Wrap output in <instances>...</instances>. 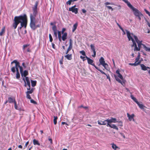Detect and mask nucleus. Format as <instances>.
<instances>
[{"mask_svg": "<svg viewBox=\"0 0 150 150\" xmlns=\"http://www.w3.org/2000/svg\"><path fill=\"white\" fill-rule=\"evenodd\" d=\"M38 4V1H36L34 7H32L33 13L30 14V26L31 28L33 30H35L37 28H39L41 26V20L38 19L35 21L36 15L38 14L37 11V6Z\"/></svg>", "mask_w": 150, "mask_h": 150, "instance_id": "nucleus-1", "label": "nucleus"}, {"mask_svg": "<svg viewBox=\"0 0 150 150\" xmlns=\"http://www.w3.org/2000/svg\"><path fill=\"white\" fill-rule=\"evenodd\" d=\"M127 38L129 41L131 40L133 42L132 47L134 46V51H139L141 48L142 41H140L138 39L137 37L134 35L133 33H130L129 31L126 30Z\"/></svg>", "mask_w": 150, "mask_h": 150, "instance_id": "nucleus-2", "label": "nucleus"}, {"mask_svg": "<svg viewBox=\"0 0 150 150\" xmlns=\"http://www.w3.org/2000/svg\"><path fill=\"white\" fill-rule=\"evenodd\" d=\"M13 21L12 26L14 29H16L19 23H21V26L24 27L26 28L28 23L27 16L26 14H24L23 15L16 16L14 18Z\"/></svg>", "mask_w": 150, "mask_h": 150, "instance_id": "nucleus-3", "label": "nucleus"}, {"mask_svg": "<svg viewBox=\"0 0 150 150\" xmlns=\"http://www.w3.org/2000/svg\"><path fill=\"white\" fill-rule=\"evenodd\" d=\"M15 63V66L12 67L11 69V71L13 73H15L16 71V72L19 71L18 68L20 67V63L18 62L16 60H14L13 61L11 62V64H12L13 63Z\"/></svg>", "mask_w": 150, "mask_h": 150, "instance_id": "nucleus-4", "label": "nucleus"}, {"mask_svg": "<svg viewBox=\"0 0 150 150\" xmlns=\"http://www.w3.org/2000/svg\"><path fill=\"white\" fill-rule=\"evenodd\" d=\"M132 11L135 16L137 17L139 21H140L141 19V18L143 17V15L139 10L135 8Z\"/></svg>", "mask_w": 150, "mask_h": 150, "instance_id": "nucleus-5", "label": "nucleus"}, {"mask_svg": "<svg viewBox=\"0 0 150 150\" xmlns=\"http://www.w3.org/2000/svg\"><path fill=\"white\" fill-rule=\"evenodd\" d=\"M99 61L100 62V64L98 65L100 66V65H101L104 67L105 69L106 70H108V65L107 64L105 63L104 58L103 57H101L99 59Z\"/></svg>", "mask_w": 150, "mask_h": 150, "instance_id": "nucleus-6", "label": "nucleus"}, {"mask_svg": "<svg viewBox=\"0 0 150 150\" xmlns=\"http://www.w3.org/2000/svg\"><path fill=\"white\" fill-rule=\"evenodd\" d=\"M28 91L26 92V97L28 99H31V97L30 94H32L34 91V88H30V87H28L27 88Z\"/></svg>", "mask_w": 150, "mask_h": 150, "instance_id": "nucleus-7", "label": "nucleus"}, {"mask_svg": "<svg viewBox=\"0 0 150 150\" xmlns=\"http://www.w3.org/2000/svg\"><path fill=\"white\" fill-rule=\"evenodd\" d=\"M29 46L30 44H26L23 45V50L24 52H31V50L30 49V48L28 47Z\"/></svg>", "mask_w": 150, "mask_h": 150, "instance_id": "nucleus-8", "label": "nucleus"}, {"mask_svg": "<svg viewBox=\"0 0 150 150\" xmlns=\"http://www.w3.org/2000/svg\"><path fill=\"white\" fill-rule=\"evenodd\" d=\"M86 59L87 60L88 63L89 64H91V65L93 66L96 69H97L98 71H99V69H100L99 68L97 67L93 63L94 61L92 59L89 58V57H87L86 56Z\"/></svg>", "mask_w": 150, "mask_h": 150, "instance_id": "nucleus-9", "label": "nucleus"}, {"mask_svg": "<svg viewBox=\"0 0 150 150\" xmlns=\"http://www.w3.org/2000/svg\"><path fill=\"white\" fill-rule=\"evenodd\" d=\"M76 6V5H75L71 8H69V11H72V12L74 13L75 14H77L78 13V9L77 8H75Z\"/></svg>", "mask_w": 150, "mask_h": 150, "instance_id": "nucleus-10", "label": "nucleus"}, {"mask_svg": "<svg viewBox=\"0 0 150 150\" xmlns=\"http://www.w3.org/2000/svg\"><path fill=\"white\" fill-rule=\"evenodd\" d=\"M98 124L100 125H106L108 124V119L104 120V121H102L101 120H98Z\"/></svg>", "mask_w": 150, "mask_h": 150, "instance_id": "nucleus-11", "label": "nucleus"}, {"mask_svg": "<svg viewBox=\"0 0 150 150\" xmlns=\"http://www.w3.org/2000/svg\"><path fill=\"white\" fill-rule=\"evenodd\" d=\"M108 124H110L112 123H116L118 122L116 119L115 118L111 117L110 119H108Z\"/></svg>", "mask_w": 150, "mask_h": 150, "instance_id": "nucleus-12", "label": "nucleus"}, {"mask_svg": "<svg viewBox=\"0 0 150 150\" xmlns=\"http://www.w3.org/2000/svg\"><path fill=\"white\" fill-rule=\"evenodd\" d=\"M140 66L142 70L144 71H146L147 70V69H150V67L146 66L144 64H140ZM148 73L149 74H150V70L148 71Z\"/></svg>", "mask_w": 150, "mask_h": 150, "instance_id": "nucleus-13", "label": "nucleus"}, {"mask_svg": "<svg viewBox=\"0 0 150 150\" xmlns=\"http://www.w3.org/2000/svg\"><path fill=\"white\" fill-rule=\"evenodd\" d=\"M52 29L54 32V35L56 38H57V30L56 26L54 25L52 27Z\"/></svg>", "mask_w": 150, "mask_h": 150, "instance_id": "nucleus-14", "label": "nucleus"}, {"mask_svg": "<svg viewBox=\"0 0 150 150\" xmlns=\"http://www.w3.org/2000/svg\"><path fill=\"white\" fill-rule=\"evenodd\" d=\"M107 127H110L115 129L117 130H118L119 129L117 127L115 124H108V125H107Z\"/></svg>", "mask_w": 150, "mask_h": 150, "instance_id": "nucleus-15", "label": "nucleus"}, {"mask_svg": "<svg viewBox=\"0 0 150 150\" xmlns=\"http://www.w3.org/2000/svg\"><path fill=\"white\" fill-rule=\"evenodd\" d=\"M127 115L129 121H131L132 119L133 121L134 120V119H133V118L134 117V114H132L131 115H130L129 114V113H127Z\"/></svg>", "mask_w": 150, "mask_h": 150, "instance_id": "nucleus-16", "label": "nucleus"}, {"mask_svg": "<svg viewBox=\"0 0 150 150\" xmlns=\"http://www.w3.org/2000/svg\"><path fill=\"white\" fill-rule=\"evenodd\" d=\"M15 102H16V101L15 98H12L11 97H9L8 98V102L9 103H14Z\"/></svg>", "mask_w": 150, "mask_h": 150, "instance_id": "nucleus-17", "label": "nucleus"}, {"mask_svg": "<svg viewBox=\"0 0 150 150\" xmlns=\"http://www.w3.org/2000/svg\"><path fill=\"white\" fill-rule=\"evenodd\" d=\"M140 58V53H139L138 54L137 58L135 59V62H136V63H139V65L141 63V61H139V59Z\"/></svg>", "mask_w": 150, "mask_h": 150, "instance_id": "nucleus-18", "label": "nucleus"}, {"mask_svg": "<svg viewBox=\"0 0 150 150\" xmlns=\"http://www.w3.org/2000/svg\"><path fill=\"white\" fill-rule=\"evenodd\" d=\"M21 74L22 77L24 76L25 77L27 76L28 75V72L27 70H25L24 71H23L22 73H21Z\"/></svg>", "mask_w": 150, "mask_h": 150, "instance_id": "nucleus-19", "label": "nucleus"}, {"mask_svg": "<svg viewBox=\"0 0 150 150\" xmlns=\"http://www.w3.org/2000/svg\"><path fill=\"white\" fill-rule=\"evenodd\" d=\"M116 81H118L119 83H121L122 85L124 86L125 84V82L124 81H121L116 76V75H114Z\"/></svg>", "mask_w": 150, "mask_h": 150, "instance_id": "nucleus-20", "label": "nucleus"}, {"mask_svg": "<svg viewBox=\"0 0 150 150\" xmlns=\"http://www.w3.org/2000/svg\"><path fill=\"white\" fill-rule=\"evenodd\" d=\"M72 54H67V55H65L64 57H66L68 60H71L72 59Z\"/></svg>", "mask_w": 150, "mask_h": 150, "instance_id": "nucleus-21", "label": "nucleus"}, {"mask_svg": "<svg viewBox=\"0 0 150 150\" xmlns=\"http://www.w3.org/2000/svg\"><path fill=\"white\" fill-rule=\"evenodd\" d=\"M62 37V39L63 41H64L67 38V33L66 32L64 33Z\"/></svg>", "mask_w": 150, "mask_h": 150, "instance_id": "nucleus-22", "label": "nucleus"}, {"mask_svg": "<svg viewBox=\"0 0 150 150\" xmlns=\"http://www.w3.org/2000/svg\"><path fill=\"white\" fill-rule=\"evenodd\" d=\"M99 71H100L102 74L105 75L107 77V78L110 81V77L109 74L107 75L103 71L101 70L100 69H99Z\"/></svg>", "mask_w": 150, "mask_h": 150, "instance_id": "nucleus-23", "label": "nucleus"}, {"mask_svg": "<svg viewBox=\"0 0 150 150\" xmlns=\"http://www.w3.org/2000/svg\"><path fill=\"white\" fill-rule=\"evenodd\" d=\"M111 145H112V148L114 150H116L117 149H120L117 146L116 144L114 143L111 144Z\"/></svg>", "mask_w": 150, "mask_h": 150, "instance_id": "nucleus-24", "label": "nucleus"}, {"mask_svg": "<svg viewBox=\"0 0 150 150\" xmlns=\"http://www.w3.org/2000/svg\"><path fill=\"white\" fill-rule=\"evenodd\" d=\"M5 27L4 26L0 32V36H2L5 33Z\"/></svg>", "mask_w": 150, "mask_h": 150, "instance_id": "nucleus-25", "label": "nucleus"}, {"mask_svg": "<svg viewBox=\"0 0 150 150\" xmlns=\"http://www.w3.org/2000/svg\"><path fill=\"white\" fill-rule=\"evenodd\" d=\"M33 142L34 145H38V146L40 145V144L39 143L38 141L36 140L35 139H33Z\"/></svg>", "mask_w": 150, "mask_h": 150, "instance_id": "nucleus-26", "label": "nucleus"}, {"mask_svg": "<svg viewBox=\"0 0 150 150\" xmlns=\"http://www.w3.org/2000/svg\"><path fill=\"white\" fill-rule=\"evenodd\" d=\"M78 25V23H75L73 25L72 28V32H74L76 30V29L77 28V27Z\"/></svg>", "mask_w": 150, "mask_h": 150, "instance_id": "nucleus-27", "label": "nucleus"}, {"mask_svg": "<svg viewBox=\"0 0 150 150\" xmlns=\"http://www.w3.org/2000/svg\"><path fill=\"white\" fill-rule=\"evenodd\" d=\"M31 83L32 86L34 87L36 85L37 81H36L31 80Z\"/></svg>", "mask_w": 150, "mask_h": 150, "instance_id": "nucleus-28", "label": "nucleus"}, {"mask_svg": "<svg viewBox=\"0 0 150 150\" xmlns=\"http://www.w3.org/2000/svg\"><path fill=\"white\" fill-rule=\"evenodd\" d=\"M127 4L128 6L132 10L134 8V7L129 2Z\"/></svg>", "mask_w": 150, "mask_h": 150, "instance_id": "nucleus-29", "label": "nucleus"}, {"mask_svg": "<svg viewBox=\"0 0 150 150\" xmlns=\"http://www.w3.org/2000/svg\"><path fill=\"white\" fill-rule=\"evenodd\" d=\"M130 96L131 98L133 99V100L136 103H138V101H137V99L135 98L134 97L133 95H131Z\"/></svg>", "mask_w": 150, "mask_h": 150, "instance_id": "nucleus-30", "label": "nucleus"}, {"mask_svg": "<svg viewBox=\"0 0 150 150\" xmlns=\"http://www.w3.org/2000/svg\"><path fill=\"white\" fill-rule=\"evenodd\" d=\"M54 119H53V121L54 124L55 125L57 123V120L58 119V117L57 116H55L54 117Z\"/></svg>", "mask_w": 150, "mask_h": 150, "instance_id": "nucleus-31", "label": "nucleus"}, {"mask_svg": "<svg viewBox=\"0 0 150 150\" xmlns=\"http://www.w3.org/2000/svg\"><path fill=\"white\" fill-rule=\"evenodd\" d=\"M25 80L26 82V84L30 83L29 79L28 77H26Z\"/></svg>", "mask_w": 150, "mask_h": 150, "instance_id": "nucleus-32", "label": "nucleus"}, {"mask_svg": "<svg viewBox=\"0 0 150 150\" xmlns=\"http://www.w3.org/2000/svg\"><path fill=\"white\" fill-rule=\"evenodd\" d=\"M138 105L139 106V107L141 109H143L144 108V105L142 104H140L139 102H138V103H137Z\"/></svg>", "mask_w": 150, "mask_h": 150, "instance_id": "nucleus-33", "label": "nucleus"}, {"mask_svg": "<svg viewBox=\"0 0 150 150\" xmlns=\"http://www.w3.org/2000/svg\"><path fill=\"white\" fill-rule=\"evenodd\" d=\"M90 47L92 51H95V47L94 45L91 44L90 45Z\"/></svg>", "mask_w": 150, "mask_h": 150, "instance_id": "nucleus-34", "label": "nucleus"}, {"mask_svg": "<svg viewBox=\"0 0 150 150\" xmlns=\"http://www.w3.org/2000/svg\"><path fill=\"white\" fill-rule=\"evenodd\" d=\"M23 80L24 81L25 84H24V86L25 87H27V85L28 86V87H30V83H28V84H26V82L25 81V78H23Z\"/></svg>", "mask_w": 150, "mask_h": 150, "instance_id": "nucleus-35", "label": "nucleus"}, {"mask_svg": "<svg viewBox=\"0 0 150 150\" xmlns=\"http://www.w3.org/2000/svg\"><path fill=\"white\" fill-rule=\"evenodd\" d=\"M69 46L73 47V41L71 39H70L69 41Z\"/></svg>", "mask_w": 150, "mask_h": 150, "instance_id": "nucleus-36", "label": "nucleus"}, {"mask_svg": "<svg viewBox=\"0 0 150 150\" xmlns=\"http://www.w3.org/2000/svg\"><path fill=\"white\" fill-rule=\"evenodd\" d=\"M20 74L19 73V71H18V72H16V78L17 79H19L20 78Z\"/></svg>", "mask_w": 150, "mask_h": 150, "instance_id": "nucleus-37", "label": "nucleus"}, {"mask_svg": "<svg viewBox=\"0 0 150 150\" xmlns=\"http://www.w3.org/2000/svg\"><path fill=\"white\" fill-rule=\"evenodd\" d=\"M129 65L131 66H137L139 65V63H136V62H134V63H129Z\"/></svg>", "mask_w": 150, "mask_h": 150, "instance_id": "nucleus-38", "label": "nucleus"}, {"mask_svg": "<svg viewBox=\"0 0 150 150\" xmlns=\"http://www.w3.org/2000/svg\"><path fill=\"white\" fill-rule=\"evenodd\" d=\"M72 47L69 46L68 48L67 49L66 54H68L69 51H70L72 49Z\"/></svg>", "mask_w": 150, "mask_h": 150, "instance_id": "nucleus-39", "label": "nucleus"}, {"mask_svg": "<svg viewBox=\"0 0 150 150\" xmlns=\"http://www.w3.org/2000/svg\"><path fill=\"white\" fill-rule=\"evenodd\" d=\"M79 52L83 56H86V53H85V52L84 51V50H82V51H80Z\"/></svg>", "mask_w": 150, "mask_h": 150, "instance_id": "nucleus-40", "label": "nucleus"}, {"mask_svg": "<svg viewBox=\"0 0 150 150\" xmlns=\"http://www.w3.org/2000/svg\"><path fill=\"white\" fill-rule=\"evenodd\" d=\"M30 99V101L31 103H33L34 104H37V102L35 101V100H33V99H32L31 98V99Z\"/></svg>", "mask_w": 150, "mask_h": 150, "instance_id": "nucleus-41", "label": "nucleus"}, {"mask_svg": "<svg viewBox=\"0 0 150 150\" xmlns=\"http://www.w3.org/2000/svg\"><path fill=\"white\" fill-rule=\"evenodd\" d=\"M72 2H74L73 0H69L67 2L66 4L67 5L69 4V5H70L71 4Z\"/></svg>", "mask_w": 150, "mask_h": 150, "instance_id": "nucleus-42", "label": "nucleus"}, {"mask_svg": "<svg viewBox=\"0 0 150 150\" xmlns=\"http://www.w3.org/2000/svg\"><path fill=\"white\" fill-rule=\"evenodd\" d=\"M49 39H50V41L52 42L53 41V39L52 37V36L51 34H49Z\"/></svg>", "mask_w": 150, "mask_h": 150, "instance_id": "nucleus-43", "label": "nucleus"}, {"mask_svg": "<svg viewBox=\"0 0 150 150\" xmlns=\"http://www.w3.org/2000/svg\"><path fill=\"white\" fill-rule=\"evenodd\" d=\"M29 143V141L27 142L26 143L24 146L23 147V149H25V148H26L27 147V146L28 144Z\"/></svg>", "mask_w": 150, "mask_h": 150, "instance_id": "nucleus-44", "label": "nucleus"}, {"mask_svg": "<svg viewBox=\"0 0 150 150\" xmlns=\"http://www.w3.org/2000/svg\"><path fill=\"white\" fill-rule=\"evenodd\" d=\"M19 68L20 69V73H22V72L23 71V69L22 67L20 66V67H19Z\"/></svg>", "mask_w": 150, "mask_h": 150, "instance_id": "nucleus-45", "label": "nucleus"}, {"mask_svg": "<svg viewBox=\"0 0 150 150\" xmlns=\"http://www.w3.org/2000/svg\"><path fill=\"white\" fill-rule=\"evenodd\" d=\"M118 77H119L122 80L123 79V77L120 74H118Z\"/></svg>", "mask_w": 150, "mask_h": 150, "instance_id": "nucleus-46", "label": "nucleus"}, {"mask_svg": "<svg viewBox=\"0 0 150 150\" xmlns=\"http://www.w3.org/2000/svg\"><path fill=\"white\" fill-rule=\"evenodd\" d=\"M14 108L16 110H18V106L17 105V103L16 102H15L14 103Z\"/></svg>", "mask_w": 150, "mask_h": 150, "instance_id": "nucleus-47", "label": "nucleus"}, {"mask_svg": "<svg viewBox=\"0 0 150 150\" xmlns=\"http://www.w3.org/2000/svg\"><path fill=\"white\" fill-rule=\"evenodd\" d=\"M63 57L62 56V59L59 61V63L60 64H63Z\"/></svg>", "mask_w": 150, "mask_h": 150, "instance_id": "nucleus-48", "label": "nucleus"}, {"mask_svg": "<svg viewBox=\"0 0 150 150\" xmlns=\"http://www.w3.org/2000/svg\"><path fill=\"white\" fill-rule=\"evenodd\" d=\"M93 54L92 55V56L93 57H95L96 56V50H95V51H93Z\"/></svg>", "mask_w": 150, "mask_h": 150, "instance_id": "nucleus-49", "label": "nucleus"}, {"mask_svg": "<svg viewBox=\"0 0 150 150\" xmlns=\"http://www.w3.org/2000/svg\"><path fill=\"white\" fill-rule=\"evenodd\" d=\"M106 7L108 8V9H111L112 11L113 10V8L110 6H106Z\"/></svg>", "mask_w": 150, "mask_h": 150, "instance_id": "nucleus-50", "label": "nucleus"}, {"mask_svg": "<svg viewBox=\"0 0 150 150\" xmlns=\"http://www.w3.org/2000/svg\"><path fill=\"white\" fill-rule=\"evenodd\" d=\"M58 37H61V32L60 31H57Z\"/></svg>", "mask_w": 150, "mask_h": 150, "instance_id": "nucleus-51", "label": "nucleus"}, {"mask_svg": "<svg viewBox=\"0 0 150 150\" xmlns=\"http://www.w3.org/2000/svg\"><path fill=\"white\" fill-rule=\"evenodd\" d=\"M117 122H118L119 123V125H120V126L121 127L123 126L122 122L121 121H118Z\"/></svg>", "mask_w": 150, "mask_h": 150, "instance_id": "nucleus-52", "label": "nucleus"}, {"mask_svg": "<svg viewBox=\"0 0 150 150\" xmlns=\"http://www.w3.org/2000/svg\"><path fill=\"white\" fill-rule=\"evenodd\" d=\"M66 30V28H63L62 29L61 33L62 34H64V32Z\"/></svg>", "mask_w": 150, "mask_h": 150, "instance_id": "nucleus-53", "label": "nucleus"}, {"mask_svg": "<svg viewBox=\"0 0 150 150\" xmlns=\"http://www.w3.org/2000/svg\"><path fill=\"white\" fill-rule=\"evenodd\" d=\"M80 58L83 59V61H84V60H85V59H84V58H86V57H83L82 56H80Z\"/></svg>", "mask_w": 150, "mask_h": 150, "instance_id": "nucleus-54", "label": "nucleus"}, {"mask_svg": "<svg viewBox=\"0 0 150 150\" xmlns=\"http://www.w3.org/2000/svg\"><path fill=\"white\" fill-rule=\"evenodd\" d=\"M105 4L106 6V5H109V4H112H112H112V3L110 4L109 2H105Z\"/></svg>", "mask_w": 150, "mask_h": 150, "instance_id": "nucleus-55", "label": "nucleus"}, {"mask_svg": "<svg viewBox=\"0 0 150 150\" xmlns=\"http://www.w3.org/2000/svg\"><path fill=\"white\" fill-rule=\"evenodd\" d=\"M120 134L121 135V136H122V137H123L124 138H125V135L124 134L122 133H120Z\"/></svg>", "mask_w": 150, "mask_h": 150, "instance_id": "nucleus-56", "label": "nucleus"}, {"mask_svg": "<svg viewBox=\"0 0 150 150\" xmlns=\"http://www.w3.org/2000/svg\"><path fill=\"white\" fill-rule=\"evenodd\" d=\"M22 65L23 66V67L25 68H26V66L25 65V64L24 62H23L22 64Z\"/></svg>", "mask_w": 150, "mask_h": 150, "instance_id": "nucleus-57", "label": "nucleus"}, {"mask_svg": "<svg viewBox=\"0 0 150 150\" xmlns=\"http://www.w3.org/2000/svg\"><path fill=\"white\" fill-rule=\"evenodd\" d=\"M144 11H145V12H146V14H148L149 13H150L146 9H144Z\"/></svg>", "mask_w": 150, "mask_h": 150, "instance_id": "nucleus-58", "label": "nucleus"}, {"mask_svg": "<svg viewBox=\"0 0 150 150\" xmlns=\"http://www.w3.org/2000/svg\"><path fill=\"white\" fill-rule=\"evenodd\" d=\"M146 30H147V31H145V33H150V30H149V29H146Z\"/></svg>", "mask_w": 150, "mask_h": 150, "instance_id": "nucleus-59", "label": "nucleus"}, {"mask_svg": "<svg viewBox=\"0 0 150 150\" xmlns=\"http://www.w3.org/2000/svg\"><path fill=\"white\" fill-rule=\"evenodd\" d=\"M52 47L53 48L55 49V45L53 43H52Z\"/></svg>", "mask_w": 150, "mask_h": 150, "instance_id": "nucleus-60", "label": "nucleus"}, {"mask_svg": "<svg viewBox=\"0 0 150 150\" xmlns=\"http://www.w3.org/2000/svg\"><path fill=\"white\" fill-rule=\"evenodd\" d=\"M48 140L50 142V143L51 144H52V139H51L49 138V139H48Z\"/></svg>", "mask_w": 150, "mask_h": 150, "instance_id": "nucleus-61", "label": "nucleus"}, {"mask_svg": "<svg viewBox=\"0 0 150 150\" xmlns=\"http://www.w3.org/2000/svg\"><path fill=\"white\" fill-rule=\"evenodd\" d=\"M82 11L83 13H86V11L85 9H82Z\"/></svg>", "mask_w": 150, "mask_h": 150, "instance_id": "nucleus-62", "label": "nucleus"}, {"mask_svg": "<svg viewBox=\"0 0 150 150\" xmlns=\"http://www.w3.org/2000/svg\"><path fill=\"white\" fill-rule=\"evenodd\" d=\"M18 148L21 149H22L23 146L21 145H19L18 146Z\"/></svg>", "mask_w": 150, "mask_h": 150, "instance_id": "nucleus-63", "label": "nucleus"}, {"mask_svg": "<svg viewBox=\"0 0 150 150\" xmlns=\"http://www.w3.org/2000/svg\"><path fill=\"white\" fill-rule=\"evenodd\" d=\"M116 73L118 74H120V73L119 71L118 70H116Z\"/></svg>", "mask_w": 150, "mask_h": 150, "instance_id": "nucleus-64", "label": "nucleus"}]
</instances>
